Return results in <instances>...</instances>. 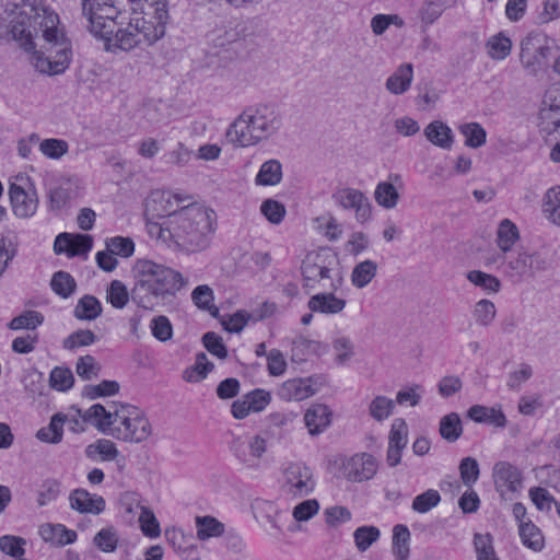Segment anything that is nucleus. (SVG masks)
<instances>
[{"mask_svg":"<svg viewBox=\"0 0 560 560\" xmlns=\"http://www.w3.org/2000/svg\"><path fill=\"white\" fill-rule=\"evenodd\" d=\"M69 503L72 510L82 514H101L106 506L105 500L101 495H91L85 489L78 488L71 491Z\"/></svg>","mask_w":560,"mask_h":560,"instance_id":"16","label":"nucleus"},{"mask_svg":"<svg viewBox=\"0 0 560 560\" xmlns=\"http://www.w3.org/2000/svg\"><path fill=\"white\" fill-rule=\"evenodd\" d=\"M160 196H161V200H165L168 205L164 209V211L167 212L168 218L166 221H164L162 223L149 222L147 224V229H148V233L151 238H155V240L161 241L162 243L166 244L167 246H172V245H175V240H174L173 231H172V214H171L173 203L175 202L176 206L178 207L179 203L190 200L191 197L188 195H179V194L172 195L171 192H165V191L161 192Z\"/></svg>","mask_w":560,"mask_h":560,"instance_id":"10","label":"nucleus"},{"mask_svg":"<svg viewBox=\"0 0 560 560\" xmlns=\"http://www.w3.org/2000/svg\"><path fill=\"white\" fill-rule=\"evenodd\" d=\"M285 481L289 492L294 495H307L315 486L312 470L302 464H291L285 469Z\"/></svg>","mask_w":560,"mask_h":560,"instance_id":"12","label":"nucleus"},{"mask_svg":"<svg viewBox=\"0 0 560 560\" xmlns=\"http://www.w3.org/2000/svg\"><path fill=\"white\" fill-rule=\"evenodd\" d=\"M376 271L377 264L375 261L366 259L359 262L351 273L352 284L358 289L366 287L376 276Z\"/></svg>","mask_w":560,"mask_h":560,"instance_id":"34","label":"nucleus"},{"mask_svg":"<svg viewBox=\"0 0 560 560\" xmlns=\"http://www.w3.org/2000/svg\"><path fill=\"white\" fill-rule=\"evenodd\" d=\"M43 323L44 315L40 312L28 310L13 317L11 322L8 324V327L12 330H35Z\"/></svg>","mask_w":560,"mask_h":560,"instance_id":"38","label":"nucleus"},{"mask_svg":"<svg viewBox=\"0 0 560 560\" xmlns=\"http://www.w3.org/2000/svg\"><path fill=\"white\" fill-rule=\"evenodd\" d=\"M129 298H131V292H128L127 287L120 280H113L110 282L107 289V302H109L113 307L118 310L124 308Z\"/></svg>","mask_w":560,"mask_h":560,"instance_id":"47","label":"nucleus"},{"mask_svg":"<svg viewBox=\"0 0 560 560\" xmlns=\"http://www.w3.org/2000/svg\"><path fill=\"white\" fill-rule=\"evenodd\" d=\"M59 16L45 0H0V38L14 39L25 51H34L36 39L51 46L55 73H62L71 61V48L58 28Z\"/></svg>","mask_w":560,"mask_h":560,"instance_id":"1","label":"nucleus"},{"mask_svg":"<svg viewBox=\"0 0 560 560\" xmlns=\"http://www.w3.org/2000/svg\"><path fill=\"white\" fill-rule=\"evenodd\" d=\"M9 197L13 213L19 218H31L38 207V198L35 190L26 191L21 186L12 183L9 187Z\"/></svg>","mask_w":560,"mask_h":560,"instance_id":"13","label":"nucleus"},{"mask_svg":"<svg viewBox=\"0 0 560 560\" xmlns=\"http://www.w3.org/2000/svg\"><path fill=\"white\" fill-rule=\"evenodd\" d=\"M150 328L153 337L162 342L170 340L173 336V326L164 315L154 317L151 320Z\"/></svg>","mask_w":560,"mask_h":560,"instance_id":"63","label":"nucleus"},{"mask_svg":"<svg viewBox=\"0 0 560 560\" xmlns=\"http://www.w3.org/2000/svg\"><path fill=\"white\" fill-rule=\"evenodd\" d=\"M335 291L328 290L327 292L317 293L307 302V307L312 312L335 315L343 311L346 307V300L337 298Z\"/></svg>","mask_w":560,"mask_h":560,"instance_id":"19","label":"nucleus"},{"mask_svg":"<svg viewBox=\"0 0 560 560\" xmlns=\"http://www.w3.org/2000/svg\"><path fill=\"white\" fill-rule=\"evenodd\" d=\"M282 127V116L275 105L248 107L230 125L226 140L237 148H248L268 140Z\"/></svg>","mask_w":560,"mask_h":560,"instance_id":"5","label":"nucleus"},{"mask_svg":"<svg viewBox=\"0 0 560 560\" xmlns=\"http://www.w3.org/2000/svg\"><path fill=\"white\" fill-rule=\"evenodd\" d=\"M172 231L175 246L186 252H199L208 247L214 231L215 212L191 202L179 209L172 208Z\"/></svg>","mask_w":560,"mask_h":560,"instance_id":"4","label":"nucleus"},{"mask_svg":"<svg viewBox=\"0 0 560 560\" xmlns=\"http://www.w3.org/2000/svg\"><path fill=\"white\" fill-rule=\"evenodd\" d=\"M518 527L522 542L527 548L534 551H540L544 548V536L532 521L528 520L527 523H522Z\"/></svg>","mask_w":560,"mask_h":560,"instance_id":"37","label":"nucleus"},{"mask_svg":"<svg viewBox=\"0 0 560 560\" xmlns=\"http://www.w3.org/2000/svg\"><path fill=\"white\" fill-rule=\"evenodd\" d=\"M25 544V539L19 536L4 535L0 537V550L15 559H24Z\"/></svg>","mask_w":560,"mask_h":560,"instance_id":"52","label":"nucleus"},{"mask_svg":"<svg viewBox=\"0 0 560 560\" xmlns=\"http://www.w3.org/2000/svg\"><path fill=\"white\" fill-rule=\"evenodd\" d=\"M394 408L395 401L393 399L380 395L370 402L369 413L374 420L382 422L393 413Z\"/></svg>","mask_w":560,"mask_h":560,"instance_id":"45","label":"nucleus"},{"mask_svg":"<svg viewBox=\"0 0 560 560\" xmlns=\"http://www.w3.org/2000/svg\"><path fill=\"white\" fill-rule=\"evenodd\" d=\"M336 205L345 210H354L355 218L360 223H364L371 218V203L368 197L354 188H341L336 190L332 196Z\"/></svg>","mask_w":560,"mask_h":560,"instance_id":"11","label":"nucleus"},{"mask_svg":"<svg viewBox=\"0 0 560 560\" xmlns=\"http://www.w3.org/2000/svg\"><path fill=\"white\" fill-rule=\"evenodd\" d=\"M40 537L47 541L58 546L73 544L77 540V533L68 529L62 524H44L39 527Z\"/></svg>","mask_w":560,"mask_h":560,"instance_id":"21","label":"nucleus"},{"mask_svg":"<svg viewBox=\"0 0 560 560\" xmlns=\"http://www.w3.org/2000/svg\"><path fill=\"white\" fill-rule=\"evenodd\" d=\"M95 546L104 552H113L118 545V537L113 528L101 529L93 539Z\"/></svg>","mask_w":560,"mask_h":560,"instance_id":"62","label":"nucleus"},{"mask_svg":"<svg viewBox=\"0 0 560 560\" xmlns=\"http://www.w3.org/2000/svg\"><path fill=\"white\" fill-rule=\"evenodd\" d=\"M410 532L406 525L397 524L393 528L392 551L396 560H408L409 558Z\"/></svg>","mask_w":560,"mask_h":560,"instance_id":"31","label":"nucleus"},{"mask_svg":"<svg viewBox=\"0 0 560 560\" xmlns=\"http://www.w3.org/2000/svg\"><path fill=\"white\" fill-rule=\"evenodd\" d=\"M518 237L517 226L509 219L502 220L497 231V244L499 248L506 254L511 250Z\"/></svg>","mask_w":560,"mask_h":560,"instance_id":"33","label":"nucleus"},{"mask_svg":"<svg viewBox=\"0 0 560 560\" xmlns=\"http://www.w3.org/2000/svg\"><path fill=\"white\" fill-rule=\"evenodd\" d=\"M460 133L465 137V144L469 148H480L486 143L487 132L478 122H467L459 127Z\"/></svg>","mask_w":560,"mask_h":560,"instance_id":"41","label":"nucleus"},{"mask_svg":"<svg viewBox=\"0 0 560 560\" xmlns=\"http://www.w3.org/2000/svg\"><path fill=\"white\" fill-rule=\"evenodd\" d=\"M141 9L142 16L132 19L126 26L118 25L113 20L103 24L105 32L100 39L104 40L107 51H130L141 45L152 46L165 35L170 20L167 7L148 5Z\"/></svg>","mask_w":560,"mask_h":560,"instance_id":"2","label":"nucleus"},{"mask_svg":"<svg viewBox=\"0 0 560 560\" xmlns=\"http://www.w3.org/2000/svg\"><path fill=\"white\" fill-rule=\"evenodd\" d=\"M75 411L83 423H89L95 427L104 434L109 435V432L114 428V411L106 410V408L101 404H94L85 410L77 408Z\"/></svg>","mask_w":560,"mask_h":560,"instance_id":"14","label":"nucleus"},{"mask_svg":"<svg viewBox=\"0 0 560 560\" xmlns=\"http://www.w3.org/2000/svg\"><path fill=\"white\" fill-rule=\"evenodd\" d=\"M102 304L94 295L85 294L77 303L73 315L80 320H93L101 316Z\"/></svg>","mask_w":560,"mask_h":560,"instance_id":"30","label":"nucleus"},{"mask_svg":"<svg viewBox=\"0 0 560 560\" xmlns=\"http://www.w3.org/2000/svg\"><path fill=\"white\" fill-rule=\"evenodd\" d=\"M441 502V495L438 490L429 489L423 493L415 497L412 501V510L418 513H427Z\"/></svg>","mask_w":560,"mask_h":560,"instance_id":"53","label":"nucleus"},{"mask_svg":"<svg viewBox=\"0 0 560 560\" xmlns=\"http://www.w3.org/2000/svg\"><path fill=\"white\" fill-rule=\"evenodd\" d=\"M50 287L57 295L68 299L74 293L77 282L69 272L59 270L52 275Z\"/></svg>","mask_w":560,"mask_h":560,"instance_id":"35","label":"nucleus"},{"mask_svg":"<svg viewBox=\"0 0 560 560\" xmlns=\"http://www.w3.org/2000/svg\"><path fill=\"white\" fill-rule=\"evenodd\" d=\"M278 396L287 401H301L313 396V390L310 389V385H305L303 378H291L280 386Z\"/></svg>","mask_w":560,"mask_h":560,"instance_id":"25","label":"nucleus"},{"mask_svg":"<svg viewBox=\"0 0 560 560\" xmlns=\"http://www.w3.org/2000/svg\"><path fill=\"white\" fill-rule=\"evenodd\" d=\"M74 377L69 368L56 366L51 370L49 375V384L51 388L66 392L73 386Z\"/></svg>","mask_w":560,"mask_h":560,"instance_id":"46","label":"nucleus"},{"mask_svg":"<svg viewBox=\"0 0 560 560\" xmlns=\"http://www.w3.org/2000/svg\"><path fill=\"white\" fill-rule=\"evenodd\" d=\"M542 211L549 221L560 225V186L547 190Z\"/></svg>","mask_w":560,"mask_h":560,"instance_id":"40","label":"nucleus"},{"mask_svg":"<svg viewBox=\"0 0 560 560\" xmlns=\"http://www.w3.org/2000/svg\"><path fill=\"white\" fill-rule=\"evenodd\" d=\"M552 47L550 39L541 31L529 32L521 42L520 62L532 75L546 71Z\"/></svg>","mask_w":560,"mask_h":560,"instance_id":"7","label":"nucleus"},{"mask_svg":"<svg viewBox=\"0 0 560 560\" xmlns=\"http://www.w3.org/2000/svg\"><path fill=\"white\" fill-rule=\"evenodd\" d=\"M467 417L477 423L492 424L497 428H504L506 425V417L501 407L474 405L468 409Z\"/></svg>","mask_w":560,"mask_h":560,"instance_id":"20","label":"nucleus"},{"mask_svg":"<svg viewBox=\"0 0 560 560\" xmlns=\"http://www.w3.org/2000/svg\"><path fill=\"white\" fill-rule=\"evenodd\" d=\"M378 463L369 453H358L342 463V474L351 482L371 480L377 472Z\"/></svg>","mask_w":560,"mask_h":560,"instance_id":"9","label":"nucleus"},{"mask_svg":"<svg viewBox=\"0 0 560 560\" xmlns=\"http://www.w3.org/2000/svg\"><path fill=\"white\" fill-rule=\"evenodd\" d=\"M114 428L109 432L114 439L140 443L151 434L150 421L136 407L122 405L120 409L114 410Z\"/></svg>","mask_w":560,"mask_h":560,"instance_id":"6","label":"nucleus"},{"mask_svg":"<svg viewBox=\"0 0 560 560\" xmlns=\"http://www.w3.org/2000/svg\"><path fill=\"white\" fill-rule=\"evenodd\" d=\"M380 529L375 526H361L354 533L355 546L360 551H365L380 538Z\"/></svg>","mask_w":560,"mask_h":560,"instance_id":"54","label":"nucleus"},{"mask_svg":"<svg viewBox=\"0 0 560 560\" xmlns=\"http://www.w3.org/2000/svg\"><path fill=\"white\" fill-rule=\"evenodd\" d=\"M39 150L45 156L58 160L68 152L69 145L62 139L50 138L39 143Z\"/></svg>","mask_w":560,"mask_h":560,"instance_id":"58","label":"nucleus"},{"mask_svg":"<svg viewBox=\"0 0 560 560\" xmlns=\"http://www.w3.org/2000/svg\"><path fill=\"white\" fill-rule=\"evenodd\" d=\"M118 454L119 452L115 443L106 439H100L85 447L86 457L92 459L95 458L96 455H101L104 460H114Z\"/></svg>","mask_w":560,"mask_h":560,"instance_id":"42","label":"nucleus"},{"mask_svg":"<svg viewBox=\"0 0 560 560\" xmlns=\"http://www.w3.org/2000/svg\"><path fill=\"white\" fill-rule=\"evenodd\" d=\"M487 47L493 59L502 60L511 54L512 42L503 33H499L488 40Z\"/></svg>","mask_w":560,"mask_h":560,"instance_id":"48","label":"nucleus"},{"mask_svg":"<svg viewBox=\"0 0 560 560\" xmlns=\"http://www.w3.org/2000/svg\"><path fill=\"white\" fill-rule=\"evenodd\" d=\"M267 443L260 435L250 438L247 442L236 440L233 443V452L240 462L252 465L266 452Z\"/></svg>","mask_w":560,"mask_h":560,"instance_id":"18","label":"nucleus"},{"mask_svg":"<svg viewBox=\"0 0 560 560\" xmlns=\"http://www.w3.org/2000/svg\"><path fill=\"white\" fill-rule=\"evenodd\" d=\"M67 421V416L58 412L55 413L47 427L39 429L36 433V438L45 443L58 444L62 441L63 436V424Z\"/></svg>","mask_w":560,"mask_h":560,"instance_id":"27","label":"nucleus"},{"mask_svg":"<svg viewBox=\"0 0 560 560\" xmlns=\"http://www.w3.org/2000/svg\"><path fill=\"white\" fill-rule=\"evenodd\" d=\"M214 365L210 362L203 352L196 355L195 364L187 368L183 373V378L189 383H198L207 377Z\"/></svg>","mask_w":560,"mask_h":560,"instance_id":"32","label":"nucleus"},{"mask_svg":"<svg viewBox=\"0 0 560 560\" xmlns=\"http://www.w3.org/2000/svg\"><path fill=\"white\" fill-rule=\"evenodd\" d=\"M77 197V189L70 182H65L48 192L49 208L52 211H59L70 205V201Z\"/></svg>","mask_w":560,"mask_h":560,"instance_id":"28","label":"nucleus"},{"mask_svg":"<svg viewBox=\"0 0 560 560\" xmlns=\"http://www.w3.org/2000/svg\"><path fill=\"white\" fill-rule=\"evenodd\" d=\"M332 421V411L325 404H313L304 413V423L312 436L319 435L327 430Z\"/></svg>","mask_w":560,"mask_h":560,"instance_id":"15","label":"nucleus"},{"mask_svg":"<svg viewBox=\"0 0 560 560\" xmlns=\"http://www.w3.org/2000/svg\"><path fill=\"white\" fill-rule=\"evenodd\" d=\"M334 259L327 261V258L317 253H310L301 265V272L304 281V287L307 289H315L316 284L325 290L336 291L340 288L342 278L338 272L332 275L330 268Z\"/></svg>","mask_w":560,"mask_h":560,"instance_id":"8","label":"nucleus"},{"mask_svg":"<svg viewBox=\"0 0 560 560\" xmlns=\"http://www.w3.org/2000/svg\"><path fill=\"white\" fill-rule=\"evenodd\" d=\"M467 279L475 285L481 288L488 293H497L501 289L500 280L490 273L480 270H471L467 273Z\"/></svg>","mask_w":560,"mask_h":560,"instance_id":"44","label":"nucleus"},{"mask_svg":"<svg viewBox=\"0 0 560 560\" xmlns=\"http://www.w3.org/2000/svg\"><path fill=\"white\" fill-rule=\"evenodd\" d=\"M139 522L141 530L145 536L150 538H155L160 536V524L154 513L150 509L142 506L141 514L139 516Z\"/></svg>","mask_w":560,"mask_h":560,"instance_id":"61","label":"nucleus"},{"mask_svg":"<svg viewBox=\"0 0 560 560\" xmlns=\"http://www.w3.org/2000/svg\"><path fill=\"white\" fill-rule=\"evenodd\" d=\"M100 371L101 366L97 364L94 357L86 354L78 359L75 372L82 380L90 381L93 377H96Z\"/></svg>","mask_w":560,"mask_h":560,"instance_id":"59","label":"nucleus"},{"mask_svg":"<svg viewBox=\"0 0 560 560\" xmlns=\"http://www.w3.org/2000/svg\"><path fill=\"white\" fill-rule=\"evenodd\" d=\"M440 434L450 443L457 441L462 433L463 427L459 416L456 412H451L444 416L440 421Z\"/></svg>","mask_w":560,"mask_h":560,"instance_id":"36","label":"nucleus"},{"mask_svg":"<svg viewBox=\"0 0 560 560\" xmlns=\"http://www.w3.org/2000/svg\"><path fill=\"white\" fill-rule=\"evenodd\" d=\"M408 442V428L406 421L397 418L393 421L388 435V446L404 450Z\"/></svg>","mask_w":560,"mask_h":560,"instance_id":"50","label":"nucleus"},{"mask_svg":"<svg viewBox=\"0 0 560 560\" xmlns=\"http://www.w3.org/2000/svg\"><path fill=\"white\" fill-rule=\"evenodd\" d=\"M195 523L197 528V538L199 540L205 541L210 538L220 537L224 534V524L213 516H197L195 518Z\"/></svg>","mask_w":560,"mask_h":560,"instance_id":"29","label":"nucleus"},{"mask_svg":"<svg viewBox=\"0 0 560 560\" xmlns=\"http://www.w3.org/2000/svg\"><path fill=\"white\" fill-rule=\"evenodd\" d=\"M493 477L498 490L504 489L511 492L522 487V474L517 467L508 462H499L494 465Z\"/></svg>","mask_w":560,"mask_h":560,"instance_id":"17","label":"nucleus"},{"mask_svg":"<svg viewBox=\"0 0 560 560\" xmlns=\"http://www.w3.org/2000/svg\"><path fill=\"white\" fill-rule=\"evenodd\" d=\"M374 197L376 202L386 209L394 208L399 199V195L395 186L387 182H381L377 184Z\"/></svg>","mask_w":560,"mask_h":560,"instance_id":"43","label":"nucleus"},{"mask_svg":"<svg viewBox=\"0 0 560 560\" xmlns=\"http://www.w3.org/2000/svg\"><path fill=\"white\" fill-rule=\"evenodd\" d=\"M424 136L436 147L451 149L453 144V131L441 120H433L424 128Z\"/></svg>","mask_w":560,"mask_h":560,"instance_id":"24","label":"nucleus"},{"mask_svg":"<svg viewBox=\"0 0 560 560\" xmlns=\"http://www.w3.org/2000/svg\"><path fill=\"white\" fill-rule=\"evenodd\" d=\"M133 271L131 300L148 311L166 305L188 283L179 271L149 259H139Z\"/></svg>","mask_w":560,"mask_h":560,"instance_id":"3","label":"nucleus"},{"mask_svg":"<svg viewBox=\"0 0 560 560\" xmlns=\"http://www.w3.org/2000/svg\"><path fill=\"white\" fill-rule=\"evenodd\" d=\"M283 177L282 164L279 160L270 159L264 162L255 177L258 186H276Z\"/></svg>","mask_w":560,"mask_h":560,"instance_id":"26","label":"nucleus"},{"mask_svg":"<svg viewBox=\"0 0 560 560\" xmlns=\"http://www.w3.org/2000/svg\"><path fill=\"white\" fill-rule=\"evenodd\" d=\"M291 355L293 363H303L311 354H319L322 343L316 340L307 339L303 336H296L290 340Z\"/></svg>","mask_w":560,"mask_h":560,"instance_id":"23","label":"nucleus"},{"mask_svg":"<svg viewBox=\"0 0 560 560\" xmlns=\"http://www.w3.org/2000/svg\"><path fill=\"white\" fill-rule=\"evenodd\" d=\"M95 334L90 329H79L70 334L63 340V348L68 350H73L80 347H86L93 345L96 341Z\"/></svg>","mask_w":560,"mask_h":560,"instance_id":"55","label":"nucleus"},{"mask_svg":"<svg viewBox=\"0 0 560 560\" xmlns=\"http://www.w3.org/2000/svg\"><path fill=\"white\" fill-rule=\"evenodd\" d=\"M459 475L463 483L471 487L479 478V464L474 457H465L459 463Z\"/></svg>","mask_w":560,"mask_h":560,"instance_id":"57","label":"nucleus"},{"mask_svg":"<svg viewBox=\"0 0 560 560\" xmlns=\"http://www.w3.org/2000/svg\"><path fill=\"white\" fill-rule=\"evenodd\" d=\"M106 249L114 255L130 257L135 252V243L130 237L115 236L106 241Z\"/></svg>","mask_w":560,"mask_h":560,"instance_id":"60","label":"nucleus"},{"mask_svg":"<svg viewBox=\"0 0 560 560\" xmlns=\"http://www.w3.org/2000/svg\"><path fill=\"white\" fill-rule=\"evenodd\" d=\"M504 258L506 261L502 262V268L506 276L516 279L528 276L526 252H518L516 256H509Z\"/></svg>","mask_w":560,"mask_h":560,"instance_id":"39","label":"nucleus"},{"mask_svg":"<svg viewBox=\"0 0 560 560\" xmlns=\"http://www.w3.org/2000/svg\"><path fill=\"white\" fill-rule=\"evenodd\" d=\"M61 492V483L56 479H48L42 485V489L38 492L37 503L39 506H44L55 501Z\"/></svg>","mask_w":560,"mask_h":560,"instance_id":"64","label":"nucleus"},{"mask_svg":"<svg viewBox=\"0 0 560 560\" xmlns=\"http://www.w3.org/2000/svg\"><path fill=\"white\" fill-rule=\"evenodd\" d=\"M412 79L413 66L411 63H402L386 80V89L392 94L401 95L409 90Z\"/></svg>","mask_w":560,"mask_h":560,"instance_id":"22","label":"nucleus"},{"mask_svg":"<svg viewBox=\"0 0 560 560\" xmlns=\"http://www.w3.org/2000/svg\"><path fill=\"white\" fill-rule=\"evenodd\" d=\"M119 390V384L116 381H102L97 385H85L82 390V396L89 399H96L98 397L112 396Z\"/></svg>","mask_w":560,"mask_h":560,"instance_id":"49","label":"nucleus"},{"mask_svg":"<svg viewBox=\"0 0 560 560\" xmlns=\"http://www.w3.org/2000/svg\"><path fill=\"white\" fill-rule=\"evenodd\" d=\"M472 314L477 324L489 326L497 314L495 305L490 300L482 299L475 304Z\"/></svg>","mask_w":560,"mask_h":560,"instance_id":"56","label":"nucleus"},{"mask_svg":"<svg viewBox=\"0 0 560 560\" xmlns=\"http://www.w3.org/2000/svg\"><path fill=\"white\" fill-rule=\"evenodd\" d=\"M260 212L272 224H280L287 213L284 205L275 199H266L260 205Z\"/></svg>","mask_w":560,"mask_h":560,"instance_id":"51","label":"nucleus"}]
</instances>
